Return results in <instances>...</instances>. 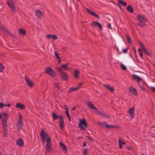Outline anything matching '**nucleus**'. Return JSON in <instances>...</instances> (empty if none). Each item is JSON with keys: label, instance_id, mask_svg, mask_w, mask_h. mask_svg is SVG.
<instances>
[{"label": "nucleus", "instance_id": "obj_1", "mask_svg": "<svg viewBox=\"0 0 155 155\" xmlns=\"http://www.w3.org/2000/svg\"><path fill=\"white\" fill-rule=\"evenodd\" d=\"M132 77L134 79L137 80L139 83V85L141 89L144 92H146V87H147V85L145 83L144 80H142L141 78L135 75H133Z\"/></svg>", "mask_w": 155, "mask_h": 155}, {"label": "nucleus", "instance_id": "obj_2", "mask_svg": "<svg viewBox=\"0 0 155 155\" xmlns=\"http://www.w3.org/2000/svg\"><path fill=\"white\" fill-rule=\"evenodd\" d=\"M40 135L43 144H44L45 141L46 142V144H51L50 137L43 130H41Z\"/></svg>", "mask_w": 155, "mask_h": 155}, {"label": "nucleus", "instance_id": "obj_3", "mask_svg": "<svg viewBox=\"0 0 155 155\" xmlns=\"http://www.w3.org/2000/svg\"><path fill=\"white\" fill-rule=\"evenodd\" d=\"M40 135L43 144H44L45 141L46 142V144H51L50 137L43 130H41Z\"/></svg>", "mask_w": 155, "mask_h": 155}, {"label": "nucleus", "instance_id": "obj_4", "mask_svg": "<svg viewBox=\"0 0 155 155\" xmlns=\"http://www.w3.org/2000/svg\"><path fill=\"white\" fill-rule=\"evenodd\" d=\"M137 18L139 21L137 23V25L141 27L144 26V22L146 21V18L142 15H138L137 16Z\"/></svg>", "mask_w": 155, "mask_h": 155}, {"label": "nucleus", "instance_id": "obj_5", "mask_svg": "<svg viewBox=\"0 0 155 155\" xmlns=\"http://www.w3.org/2000/svg\"><path fill=\"white\" fill-rule=\"evenodd\" d=\"M57 69L58 72H61L60 76L61 78L64 80H67L69 78L68 74L65 72L63 71L61 67H57Z\"/></svg>", "mask_w": 155, "mask_h": 155}, {"label": "nucleus", "instance_id": "obj_6", "mask_svg": "<svg viewBox=\"0 0 155 155\" xmlns=\"http://www.w3.org/2000/svg\"><path fill=\"white\" fill-rule=\"evenodd\" d=\"M7 3L11 10L13 12L17 11V9L14 6L15 0H6Z\"/></svg>", "mask_w": 155, "mask_h": 155}, {"label": "nucleus", "instance_id": "obj_7", "mask_svg": "<svg viewBox=\"0 0 155 155\" xmlns=\"http://www.w3.org/2000/svg\"><path fill=\"white\" fill-rule=\"evenodd\" d=\"M80 123L79 124V127L82 130H85L87 126L86 123V120L83 119L82 120L79 119Z\"/></svg>", "mask_w": 155, "mask_h": 155}, {"label": "nucleus", "instance_id": "obj_8", "mask_svg": "<svg viewBox=\"0 0 155 155\" xmlns=\"http://www.w3.org/2000/svg\"><path fill=\"white\" fill-rule=\"evenodd\" d=\"M46 74L50 75L53 77H55L56 76V73L51 68H47L45 70Z\"/></svg>", "mask_w": 155, "mask_h": 155}, {"label": "nucleus", "instance_id": "obj_9", "mask_svg": "<svg viewBox=\"0 0 155 155\" xmlns=\"http://www.w3.org/2000/svg\"><path fill=\"white\" fill-rule=\"evenodd\" d=\"M60 120L59 121V124L60 129L63 130L64 127V121L63 120V117L62 115H60Z\"/></svg>", "mask_w": 155, "mask_h": 155}, {"label": "nucleus", "instance_id": "obj_10", "mask_svg": "<svg viewBox=\"0 0 155 155\" xmlns=\"http://www.w3.org/2000/svg\"><path fill=\"white\" fill-rule=\"evenodd\" d=\"M98 124L103 127H105L108 129L113 128L114 127V126L111 125H108L105 123H100L98 122Z\"/></svg>", "mask_w": 155, "mask_h": 155}, {"label": "nucleus", "instance_id": "obj_11", "mask_svg": "<svg viewBox=\"0 0 155 155\" xmlns=\"http://www.w3.org/2000/svg\"><path fill=\"white\" fill-rule=\"evenodd\" d=\"M87 104L88 107L89 108H91L92 109L94 110L95 113L96 112H97L98 111V110L97 107H95L94 105L92 104L90 101L88 102L87 103Z\"/></svg>", "mask_w": 155, "mask_h": 155}, {"label": "nucleus", "instance_id": "obj_12", "mask_svg": "<svg viewBox=\"0 0 155 155\" xmlns=\"http://www.w3.org/2000/svg\"><path fill=\"white\" fill-rule=\"evenodd\" d=\"M35 15L38 18H41L43 16V14L39 10H37L35 12Z\"/></svg>", "mask_w": 155, "mask_h": 155}, {"label": "nucleus", "instance_id": "obj_13", "mask_svg": "<svg viewBox=\"0 0 155 155\" xmlns=\"http://www.w3.org/2000/svg\"><path fill=\"white\" fill-rule=\"evenodd\" d=\"M128 112L129 114L130 115V116L131 119H132L134 116V114L135 110L134 107H132L130 108L129 109Z\"/></svg>", "mask_w": 155, "mask_h": 155}, {"label": "nucleus", "instance_id": "obj_14", "mask_svg": "<svg viewBox=\"0 0 155 155\" xmlns=\"http://www.w3.org/2000/svg\"><path fill=\"white\" fill-rule=\"evenodd\" d=\"M46 37L48 39H51L54 40L57 38V36L54 35H48L46 36Z\"/></svg>", "mask_w": 155, "mask_h": 155}, {"label": "nucleus", "instance_id": "obj_15", "mask_svg": "<svg viewBox=\"0 0 155 155\" xmlns=\"http://www.w3.org/2000/svg\"><path fill=\"white\" fill-rule=\"evenodd\" d=\"M45 153L47 154L51 150V144H46V146Z\"/></svg>", "mask_w": 155, "mask_h": 155}, {"label": "nucleus", "instance_id": "obj_16", "mask_svg": "<svg viewBox=\"0 0 155 155\" xmlns=\"http://www.w3.org/2000/svg\"><path fill=\"white\" fill-rule=\"evenodd\" d=\"M86 11L89 14L95 16L96 18H98V16L96 14L95 12L91 11V10L88 8L86 9Z\"/></svg>", "mask_w": 155, "mask_h": 155}, {"label": "nucleus", "instance_id": "obj_17", "mask_svg": "<svg viewBox=\"0 0 155 155\" xmlns=\"http://www.w3.org/2000/svg\"><path fill=\"white\" fill-rule=\"evenodd\" d=\"M17 144L20 147H22L24 145V142L21 139H18L16 141Z\"/></svg>", "mask_w": 155, "mask_h": 155}, {"label": "nucleus", "instance_id": "obj_18", "mask_svg": "<svg viewBox=\"0 0 155 155\" xmlns=\"http://www.w3.org/2000/svg\"><path fill=\"white\" fill-rule=\"evenodd\" d=\"M60 147L64 153H66L67 151V149L64 143H59Z\"/></svg>", "mask_w": 155, "mask_h": 155}, {"label": "nucleus", "instance_id": "obj_19", "mask_svg": "<svg viewBox=\"0 0 155 155\" xmlns=\"http://www.w3.org/2000/svg\"><path fill=\"white\" fill-rule=\"evenodd\" d=\"M15 107L20 108L21 110H23L25 108V107L24 104L20 103H17L16 104Z\"/></svg>", "mask_w": 155, "mask_h": 155}, {"label": "nucleus", "instance_id": "obj_20", "mask_svg": "<svg viewBox=\"0 0 155 155\" xmlns=\"http://www.w3.org/2000/svg\"><path fill=\"white\" fill-rule=\"evenodd\" d=\"M91 25L93 27L98 26L101 29L102 28V27L101 25L97 21H94L91 23Z\"/></svg>", "mask_w": 155, "mask_h": 155}, {"label": "nucleus", "instance_id": "obj_21", "mask_svg": "<svg viewBox=\"0 0 155 155\" xmlns=\"http://www.w3.org/2000/svg\"><path fill=\"white\" fill-rule=\"evenodd\" d=\"M25 80L27 84L30 87H31L34 84L33 82L30 79H29L26 77H25Z\"/></svg>", "mask_w": 155, "mask_h": 155}, {"label": "nucleus", "instance_id": "obj_22", "mask_svg": "<svg viewBox=\"0 0 155 155\" xmlns=\"http://www.w3.org/2000/svg\"><path fill=\"white\" fill-rule=\"evenodd\" d=\"M104 86L107 88L112 93L114 92V89L113 87L107 85L106 84H104Z\"/></svg>", "mask_w": 155, "mask_h": 155}, {"label": "nucleus", "instance_id": "obj_23", "mask_svg": "<svg viewBox=\"0 0 155 155\" xmlns=\"http://www.w3.org/2000/svg\"><path fill=\"white\" fill-rule=\"evenodd\" d=\"M129 91L130 92L133 93L134 95H137V91L134 88L131 87L129 89Z\"/></svg>", "mask_w": 155, "mask_h": 155}, {"label": "nucleus", "instance_id": "obj_24", "mask_svg": "<svg viewBox=\"0 0 155 155\" xmlns=\"http://www.w3.org/2000/svg\"><path fill=\"white\" fill-rule=\"evenodd\" d=\"M69 64V63H67L65 64H63L62 65L61 67L62 69H64L65 70H68L69 69H71V68H69L68 67V66ZM63 70V69H62Z\"/></svg>", "mask_w": 155, "mask_h": 155}, {"label": "nucleus", "instance_id": "obj_25", "mask_svg": "<svg viewBox=\"0 0 155 155\" xmlns=\"http://www.w3.org/2000/svg\"><path fill=\"white\" fill-rule=\"evenodd\" d=\"M118 142L119 143V147L120 148H122L123 145H125V143L123 142L120 138H119Z\"/></svg>", "mask_w": 155, "mask_h": 155}, {"label": "nucleus", "instance_id": "obj_26", "mask_svg": "<svg viewBox=\"0 0 155 155\" xmlns=\"http://www.w3.org/2000/svg\"><path fill=\"white\" fill-rule=\"evenodd\" d=\"M18 125H21L22 124V116L19 113L18 114Z\"/></svg>", "mask_w": 155, "mask_h": 155}, {"label": "nucleus", "instance_id": "obj_27", "mask_svg": "<svg viewBox=\"0 0 155 155\" xmlns=\"http://www.w3.org/2000/svg\"><path fill=\"white\" fill-rule=\"evenodd\" d=\"M18 34L20 35H24L26 34V32L24 29L21 28L19 30Z\"/></svg>", "mask_w": 155, "mask_h": 155}, {"label": "nucleus", "instance_id": "obj_28", "mask_svg": "<svg viewBox=\"0 0 155 155\" xmlns=\"http://www.w3.org/2000/svg\"><path fill=\"white\" fill-rule=\"evenodd\" d=\"M79 88H80V86L77 87H76L71 88L69 89L68 92H71L78 90L79 89Z\"/></svg>", "mask_w": 155, "mask_h": 155}, {"label": "nucleus", "instance_id": "obj_29", "mask_svg": "<svg viewBox=\"0 0 155 155\" xmlns=\"http://www.w3.org/2000/svg\"><path fill=\"white\" fill-rule=\"evenodd\" d=\"M96 113L97 114H100L103 116L104 117H106L107 118H109V117L107 116V115L106 114L102 112H99V111H98L97 112H96Z\"/></svg>", "mask_w": 155, "mask_h": 155}, {"label": "nucleus", "instance_id": "obj_30", "mask_svg": "<svg viewBox=\"0 0 155 155\" xmlns=\"http://www.w3.org/2000/svg\"><path fill=\"white\" fill-rule=\"evenodd\" d=\"M52 118L54 120H55L58 118H59L60 119V115L59 116H58L56 114L54 113H52Z\"/></svg>", "mask_w": 155, "mask_h": 155}, {"label": "nucleus", "instance_id": "obj_31", "mask_svg": "<svg viewBox=\"0 0 155 155\" xmlns=\"http://www.w3.org/2000/svg\"><path fill=\"white\" fill-rule=\"evenodd\" d=\"M141 48L143 52L147 55H149V53L147 51V49L144 47V46L142 44H141Z\"/></svg>", "mask_w": 155, "mask_h": 155}, {"label": "nucleus", "instance_id": "obj_32", "mask_svg": "<svg viewBox=\"0 0 155 155\" xmlns=\"http://www.w3.org/2000/svg\"><path fill=\"white\" fill-rule=\"evenodd\" d=\"M127 10L130 12L132 13L133 12V9L132 7L130 5H128L127 8Z\"/></svg>", "mask_w": 155, "mask_h": 155}, {"label": "nucleus", "instance_id": "obj_33", "mask_svg": "<svg viewBox=\"0 0 155 155\" xmlns=\"http://www.w3.org/2000/svg\"><path fill=\"white\" fill-rule=\"evenodd\" d=\"M54 55L55 57L58 59V63H60L61 62V60L57 52H55L54 53Z\"/></svg>", "mask_w": 155, "mask_h": 155}, {"label": "nucleus", "instance_id": "obj_34", "mask_svg": "<svg viewBox=\"0 0 155 155\" xmlns=\"http://www.w3.org/2000/svg\"><path fill=\"white\" fill-rule=\"evenodd\" d=\"M79 74V72L77 70H75L74 71V77L76 78H78Z\"/></svg>", "mask_w": 155, "mask_h": 155}, {"label": "nucleus", "instance_id": "obj_35", "mask_svg": "<svg viewBox=\"0 0 155 155\" xmlns=\"http://www.w3.org/2000/svg\"><path fill=\"white\" fill-rule=\"evenodd\" d=\"M66 115L67 116L69 120L70 121L71 120V117L69 113V110L67 109V110L65 111Z\"/></svg>", "mask_w": 155, "mask_h": 155}, {"label": "nucleus", "instance_id": "obj_36", "mask_svg": "<svg viewBox=\"0 0 155 155\" xmlns=\"http://www.w3.org/2000/svg\"><path fill=\"white\" fill-rule=\"evenodd\" d=\"M7 120L6 119H3L2 121V125L3 126V127H6V121Z\"/></svg>", "mask_w": 155, "mask_h": 155}, {"label": "nucleus", "instance_id": "obj_37", "mask_svg": "<svg viewBox=\"0 0 155 155\" xmlns=\"http://www.w3.org/2000/svg\"><path fill=\"white\" fill-rule=\"evenodd\" d=\"M118 2L120 4L123 6H125L127 5L126 3L124 1L121 0H119L118 1Z\"/></svg>", "mask_w": 155, "mask_h": 155}, {"label": "nucleus", "instance_id": "obj_38", "mask_svg": "<svg viewBox=\"0 0 155 155\" xmlns=\"http://www.w3.org/2000/svg\"><path fill=\"white\" fill-rule=\"evenodd\" d=\"M138 51L139 52V55H140V57L141 58H142V57H143V55L142 54V52L140 48H139L138 49Z\"/></svg>", "mask_w": 155, "mask_h": 155}, {"label": "nucleus", "instance_id": "obj_39", "mask_svg": "<svg viewBox=\"0 0 155 155\" xmlns=\"http://www.w3.org/2000/svg\"><path fill=\"white\" fill-rule=\"evenodd\" d=\"M4 69V67L1 64H0V72H3Z\"/></svg>", "mask_w": 155, "mask_h": 155}, {"label": "nucleus", "instance_id": "obj_40", "mask_svg": "<svg viewBox=\"0 0 155 155\" xmlns=\"http://www.w3.org/2000/svg\"><path fill=\"white\" fill-rule=\"evenodd\" d=\"M2 115L3 116V117L4 118V119H6V120H7V114L6 113H3L2 114Z\"/></svg>", "mask_w": 155, "mask_h": 155}, {"label": "nucleus", "instance_id": "obj_41", "mask_svg": "<svg viewBox=\"0 0 155 155\" xmlns=\"http://www.w3.org/2000/svg\"><path fill=\"white\" fill-rule=\"evenodd\" d=\"M120 67L122 68V69L124 70H126V68L125 66L122 64H120Z\"/></svg>", "mask_w": 155, "mask_h": 155}, {"label": "nucleus", "instance_id": "obj_42", "mask_svg": "<svg viewBox=\"0 0 155 155\" xmlns=\"http://www.w3.org/2000/svg\"><path fill=\"white\" fill-rule=\"evenodd\" d=\"M5 106V104L2 103L0 102V108H2Z\"/></svg>", "mask_w": 155, "mask_h": 155}, {"label": "nucleus", "instance_id": "obj_43", "mask_svg": "<svg viewBox=\"0 0 155 155\" xmlns=\"http://www.w3.org/2000/svg\"><path fill=\"white\" fill-rule=\"evenodd\" d=\"M3 129H4V132L5 133V134H6L7 132V127H3Z\"/></svg>", "mask_w": 155, "mask_h": 155}, {"label": "nucleus", "instance_id": "obj_44", "mask_svg": "<svg viewBox=\"0 0 155 155\" xmlns=\"http://www.w3.org/2000/svg\"><path fill=\"white\" fill-rule=\"evenodd\" d=\"M0 28L3 30V31H7V30H6V29H5V28H4V27L2 25L1 27H0Z\"/></svg>", "mask_w": 155, "mask_h": 155}, {"label": "nucleus", "instance_id": "obj_45", "mask_svg": "<svg viewBox=\"0 0 155 155\" xmlns=\"http://www.w3.org/2000/svg\"><path fill=\"white\" fill-rule=\"evenodd\" d=\"M126 38H127L128 41V42L129 43H130V42H130V38L129 37V36L128 35H127V37H126Z\"/></svg>", "mask_w": 155, "mask_h": 155}, {"label": "nucleus", "instance_id": "obj_46", "mask_svg": "<svg viewBox=\"0 0 155 155\" xmlns=\"http://www.w3.org/2000/svg\"><path fill=\"white\" fill-rule=\"evenodd\" d=\"M87 150H84L83 152V155H87Z\"/></svg>", "mask_w": 155, "mask_h": 155}, {"label": "nucleus", "instance_id": "obj_47", "mask_svg": "<svg viewBox=\"0 0 155 155\" xmlns=\"http://www.w3.org/2000/svg\"><path fill=\"white\" fill-rule=\"evenodd\" d=\"M55 85L57 87H60V86H59V84L57 83H55Z\"/></svg>", "mask_w": 155, "mask_h": 155}, {"label": "nucleus", "instance_id": "obj_48", "mask_svg": "<svg viewBox=\"0 0 155 155\" xmlns=\"http://www.w3.org/2000/svg\"><path fill=\"white\" fill-rule=\"evenodd\" d=\"M127 49H123L122 50V52L124 53H126L127 52Z\"/></svg>", "mask_w": 155, "mask_h": 155}, {"label": "nucleus", "instance_id": "obj_49", "mask_svg": "<svg viewBox=\"0 0 155 155\" xmlns=\"http://www.w3.org/2000/svg\"><path fill=\"white\" fill-rule=\"evenodd\" d=\"M11 104H5V106H8L10 107L11 106Z\"/></svg>", "mask_w": 155, "mask_h": 155}, {"label": "nucleus", "instance_id": "obj_50", "mask_svg": "<svg viewBox=\"0 0 155 155\" xmlns=\"http://www.w3.org/2000/svg\"><path fill=\"white\" fill-rule=\"evenodd\" d=\"M151 90L152 91H153L155 92V87H152L151 88Z\"/></svg>", "mask_w": 155, "mask_h": 155}, {"label": "nucleus", "instance_id": "obj_51", "mask_svg": "<svg viewBox=\"0 0 155 155\" xmlns=\"http://www.w3.org/2000/svg\"><path fill=\"white\" fill-rule=\"evenodd\" d=\"M111 27V25L110 24H108V26H107V27L109 28H110Z\"/></svg>", "mask_w": 155, "mask_h": 155}, {"label": "nucleus", "instance_id": "obj_52", "mask_svg": "<svg viewBox=\"0 0 155 155\" xmlns=\"http://www.w3.org/2000/svg\"><path fill=\"white\" fill-rule=\"evenodd\" d=\"M64 106V109H65L66 110H67V109L68 110V107H67L66 105H65Z\"/></svg>", "mask_w": 155, "mask_h": 155}, {"label": "nucleus", "instance_id": "obj_53", "mask_svg": "<svg viewBox=\"0 0 155 155\" xmlns=\"http://www.w3.org/2000/svg\"><path fill=\"white\" fill-rule=\"evenodd\" d=\"M88 139H89V140H90L91 141H92V137H88Z\"/></svg>", "mask_w": 155, "mask_h": 155}, {"label": "nucleus", "instance_id": "obj_54", "mask_svg": "<svg viewBox=\"0 0 155 155\" xmlns=\"http://www.w3.org/2000/svg\"><path fill=\"white\" fill-rule=\"evenodd\" d=\"M86 146V143L85 142H84L83 144V147H84L85 146Z\"/></svg>", "mask_w": 155, "mask_h": 155}, {"label": "nucleus", "instance_id": "obj_55", "mask_svg": "<svg viewBox=\"0 0 155 155\" xmlns=\"http://www.w3.org/2000/svg\"><path fill=\"white\" fill-rule=\"evenodd\" d=\"M83 84L82 83H80L78 87L80 86V87Z\"/></svg>", "mask_w": 155, "mask_h": 155}, {"label": "nucleus", "instance_id": "obj_56", "mask_svg": "<svg viewBox=\"0 0 155 155\" xmlns=\"http://www.w3.org/2000/svg\"><path fill=\"white\" fill-rule=\"evenodd\" d=\"M76 107H73V109H72V110H74L75 109Z\"/></svg>", "mask_w": 155, "mask_h": 155}, {"label": "nucleus", "instance_id": "obj_57", "mask_svg": "<svg viewBox=\"0 0 155 155\" xmlns=\"http://www.w3.org/2000/svg\"><path fill=\"white\" fill-rule=\"evenodd\" d=\"M2 118V116L1 115V114H0V119H1Z\"/></svg>", "mask_w": 155, "mask_h": 155}, {"label": "nucleus", "instance_id": "obj_58", "mask_svg": "<svg viewBox=\"0 0 155 155\" xmlns=\"http://www.w3.org/2000/svg\"><path fill=\"white\" fill-rule=\"evenodd\" d=\"M8 34H9V35H12V34H11V33H8Z\"/></svg>", "mask_w": 155, "mask_h": 155}, {"label": "nucleus", "instance_id": "obj_59", "mask_svg": "<svg viewBox=\"0 0 155 155\" xmlns=\"http://www.w3.org/2000/svg\"><path fill=\"white\" fill-rule=\"evenodd\" d=\"M153 66L155 67V64L153 65Z\"/></svg>", "mask_w": 155, "mask_h": 155}]
</instances>
